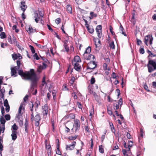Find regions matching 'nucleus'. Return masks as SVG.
Returning <instances> with one entry per match:
<instances>
[{"label":"nucleus","mask_w":156,"mask_h":156,"mask_svg":"<svg viewBox=\"0 0 156 156\" xmlns=\"http://www.w3.org/2000/svg\"><path fill=\"white\" fill-rule=\"evenodd\" d=\"M65 24V23H64V24H63L61 27V30L63 32V33L66 34H67L66 33L65 31L64 30V25Z\"/></svg>","instance_id":"nucleus-48"},{"label":"nucleus","mask_w":156,"mask_h":156,"mask_svg":"<svg viewBox=\"0 0 156 156\" xmlns=\"http://www.w3.org/2000/svg\"><path fill=\"white\" fill-rule=\"evenodd\" d=\"M74 127L75 128V132H76L77 130H79L80 126V122L79 120L76 119L74 120V123L73 125Z\"/></svg>","instance_id":"nucleus-6"},{"label":"nucleus","mask_w":156,"mask_h":156,"mask_svg":"<svg viewBox=\"0 0 156 156\" xmlns=\"http://www.w3.org/2000/svg\"><path fill=\"white\" fill-rule=\"evenodd\" d=\"M91 47L90 46H89L86 48V50L85 51V52L83 54H89V53L91 52Z\"/></svg>","instance_id":"nucleus-23"},{"label":"nucleus","mask_w":156,"mask_h":156,"mask_svg":"<svg viewBox=\"0 0 156 156\" xmlns=\"http://www.w3.org/2000/svg\"><path fill=\"white\" fill-rule=\"evenodd\" d=\"M20 3V7L21 8V10L23 12H25L27 8V6L25 5V2L24 1H22Z\"/></svg>","instance_id":"nucleus-12"},{"label":"nucleus","mask_w":156,"mask_h":156,"mask_svg":"<svg viewBox=\"0 0 156 156\" xmlns=\"http://www.w3.org/2000/svg\"><path fill=\"white\" fill-rule=\"evenodd\" d=\"M11 75L13 76L14 77H16L17 74L16 70H19L16 66H15L11 68Z\"/></svg>","instance_id":"nucleus-8"},{"label":"nucleus","mask_w":156,"mask_h":156,"mask_svg":"<svg viewBox=\"0 0 156 156\" xmlns=\"http://www.w3.org/2000/svg\"><path fill=\"white\" fill-rule=\"evenodd\" d=\"M35 44L37 47H39L41 48H43L45 47V46H42L40 44L37 43H36Z\"/></svg>","instance_id":"nucleus-50"},{"label":"nucleus","mask_w":156,"mask_h":156,"mask_svg":"<svg viewBox=\"0 0 156 156\" xmlns=\"http://www.w3.org/2000/svg\"><path fill=\"white\" fill-rule=\"evenodd\" d=\"M92 94H93V95L95 99H97L98 98V96L97 95L95 92H93V93Z\"/></svg>","instance_id":"nucleus-60"},{"label":"nucleus","mask_w":156,"mask_h":156,"mask_svg":"<svg viewBox=\"0 0 156 156\" xmlns=\"http://www.w3.org/2000/svg\"><path fill=\"white\" fill-rule=\"evenodd\" d=\"M12 134L11 135L12 140H15L17 137L16 134L17 132L12 131Z\"/></svg>","instance_id":"nucleus-16"},{"label":"nucleus","mask_w":156,"mask_h":156,"mask_svg":"<svg viewBox=\"0 0 156 156\" xmlns=\"http://www.w3.org/2000/svg\"><path fill=\"white\" fill-rule=\"evenodd\" d=\"M76 142L73 141L72 143V144L67 145L66 146V149L67 150H73L76 144Z\"/></svg>","instance_id":"nucleus-11"},{"label":"nucleus","mask_w":156,"mask_h":156,"mask_svg":"<svg viewBox=\"0 0 156 156\" xmlns=\"http://www.w3.org/2000/svg\"><path fill=\"white\" fill-rule=\"evenodd\" d=\"M80 11L82 13L84 14H87V11H85V10L83 9H80Z\"/></svg>","instance_id":"nucleus-57"},{"label":"nucleus","mask_w":156,"mask_h":156,"mask_svg":"<svg viewBox=\"0 0 156 156\" xmlns=\"http://www.w3.org/2000/svg\"><path fill=\"white\" fill-rule=\"evenodd\" d=\"M43 114L44 115H47L48 113V110L47 108H45L43 111Z\"/></svg>","instance_id":"nucleus-34"},{"label":"nucleus","mask_w":156,"mask_h":156,"mask_svg":"<svg viewBox=\"0 0 156 156\" xmlns=\"http://www.w3.org/2000/svg\"><path fill=\"white\" fill-rule=\"evenodd\" d=\"M22 106H23V105L22 104L20 105V107L19 108L18 113H19V114L21 113V110L22 109Z\"/></svg>","instance_id":"nucleus-54"},{"label":"nucleus","mask_w":156,"mask_h":156,"mask_svg":"<svg viewBox=\"0 0 156 156\" xmlns=\"http://www.w3.org/2000/svg\"><path fill=\"white\" fill-rule=\"evenodd\" d=\"M95 82V79H91L90 80V84H93Z\"/></svg>","instance_id":"nucleus-64"},{"label":"nucleus","mask_w":156,"mask_h":156,"mask_svg":"<svg viewBox=\"0 0 156 156\" xmlns=\"http://www.w3.org/2000/svg\"><path fill=\"white\" fill-rule=\"evenodd\" d=\"M44 69L43 68V66L41 65L39 66L37 69V71L39 73H41L43 69Z\"/></svg>","instance_id":"nucleus-27"},{"label":"nucleus","mask_w":156,"mask_h":156,"mask_svg":"<svg viewBox=\"0 0 156 156\" xmlns=\"http://www.w3.org/2000/svg\"><path fill=\"white\" fill-rule=\"evenodd\" d=\"M29 47L30 48L31 52L33 54L35 53V51L34 47L31 45H30Z\"/></svg>","instance_id":"nucleus-38"},{"label":"nucleus","mask_w":156,"mask_h":156,"mask_svg":"<svg viewBox=\"0 0 156 156\" xmlns=\"http://www.w3.org/2000/svg\"><path fill=\"white\" fill-rule=\"evenodd\" d=\"M109 45L110 47L114 49L115 48V46L114 44V42L113 41Z\"/></svg>","instance_id":"nucleus-41"},{"label":"nucleus","mask_w":156,"mask_h":156,"mask_svg":"<svg viewBox=\"0 0 156 156\" xmlns=\"http://www.w3.org/2000/svg\"><path fill=\"white\" fill-rule=\"evenodd\" d=\"M75 62H72V65L74 66V69L77 71H80L81 69V66L78 63H75Z\"/></svg>","instance_id":"nucleus-9"},{"label":"nucleus","mask_w":156,"mask_h":156,"mask_svg":"<svg viewBox=\"0 0 156 156\" xmlns=\"http://www.w3.org/2000/svg\"><path fill=\"white\" fill-rule=\"evenodd\" d=\"M84 21L85 23V26L87 28V29L89 27V25L88 24L87 21L86 20H84Z\"/></svg>","instance_id":"nucleus-52"},{"label":"nucleus","mask_w":156,"mask_h":156,"mask_svg":"<svg viewBox=\"0 0 156 156\" xmlns=\"http://www.w3.org/2000/svg\"><path fill=\"white\" fill-rule=\"evenodd\" d=\"M147 52L149 54V55L148 56V57H149L150 56H151L152 53L151 51H149L148 49H147Z\"/></svg>","instance_id":"nucleus-62"},{"label":"nucleus","mask_w":156,"mask_h":156,"mask_svg":"<svg viewBox=\"0 0 156 156\" xmlns=\"http://www.w3.org/2000/svg\"><path fill=\"white\" fill-rule=\"evenodd\" d=\"M29 34L31 33H34L36 32V29H33L31 26H29L28 28V30H27Z\"/></svg>","instance_id":"nucleus-17"},{"label":"nucleus","mask_w":156,"mask_h":156,"mask_svg":"<svg viewBox=\"0 0 156 156\" xmlns=\"http://www.w3.org/2000/svg\"><path fill=\"white\" fill-rule=\"evenodd\" d=\"M5 118L7 120H9L10 119V116L9 114H7L5 115Z\"/></svg>","instance_id":"nucleus-35"},{"label":"nucleus","mask_w":156,"mask_h":156,"mask_svg":"<svg viewBox=\"0 0 156 156\" xmlns=\"http://www.w3.org/2000/svg\"><path fill=\"white\" fill-rule=\"evenodd\" d=\"M107 112L109 115H112L113 116H115L114 115L112 114V111L111 110L108 109H107Z\"/></svg>","instance_id":"nucleus-53"},{"label":"nucleus","mask_w":156,"mask_h":156,"mask_svg":"<svg viewBox=\"0 0 156 156\" xmlns=\"http://www.w3.org/2000/svg\"><path fill=\"white\" fill-rule=\"evenodd\" d=\"M17 64V68L19 69L18 72V74L23 78H36V74L33 69H31L30 71L23 72L22 69L20 70L21 65L20 60H18L16 61Z\"/></svg>","instance_id":"nucleus-1"},{"label":"nucleus","mask_w":156,"mask_h":156,"mask_svg":"<svg viewBox=\"0 0 156 156\" xmlns=\"http://www.w3.org/2000/svg\"><path fill=\"white\" fill-rule=\"evenodd\" d=\"M4 106L5 107L9 105V104H8V101L7 99H6L4 101Z\"/></svg>","instance_id":"nucleus-46"},{"label":"nucleus","mask_w":156,"mask_h":156,"mask_svg":"<svg viewBox=\"0 0 156 156\" xmlns=\"http://www.w3.org/2000/svg\"><path fill=\"white\" fill-rule=\"evenodd\" d=\"M90 16L89 17L90 20L92 19L94 17H96L97 16V15L96 14L94 13L93 12H91L90 13Z\"/></svg>","instance_id":"nucleus-20"},{"label":"nucleus","mask_w":156,"mask_h":156,"mask_svg":"<svg viewBox=\"0 0 156 156\" xmlns=\"http://www.w3.org/2000/svg\"><path fill=\"white\" fill-rule=\"evenodd\" d=\"M118 103V104L120 106L121 108L122 104V99L121 98H120L119 100Z\"/></svg>","instance_id":"nucleus-42"},{"label":"nucleus","mask_w":156,"mask_h":156,"mask_svg":"<svg viewBox=\"0 0 156 156\" xmlns=\"http://www.w3.org/2000/svg\"><path fill=\"white\" fill-rule=\"evenodd\" d=\"M132 20H131V21L133 23V25H134L135 24L136 22L134 20V15H132Z\"/></svg>","instance_id":"nucleus-49"},{"label":"nucleus","mask_w":156,"mask_h":156,"mask_svg":"<svg viewBox=\"0 0 156 156\" xmlns=\"http://www.w3.org/2000/svg\"><path fill=\"white\" fill-rule=\"evenodd\" d=\"M33 56L34 58H35L36 60H39L40 59L39 57L38 56L37 54L36 53H35Z\"/></svg>","instance_id":"nucleus-45"},{"label":"nucleus","mask_w":156,"mask_h":156,"mask_svg":"<svg viewBox=\"0 0 156 156\" xmlns=\"http://www.w3.org/2000/svg\"><path fill=\"white\" fill-rule=\"evenodd\" d=\"M29 80L31 82V87H32L36 86L38 79H24Z\"/></svg>","instance_id":"nucleus-10"},{"label":"nucleus","mask_w":156,"mask_h":156,"mask_svg":"<svg viewBox=\"0 0 156 156\" xmlns=\"http://www.w3.org/2000/svg\"><path fill=\"white\" fill-rule=\"evenodd\" d=\"M83 57L84 59L87 60H90L91 58H92L93 60L95 59V57L94 55L89 54H83Z\"/></svg>","instance_id":"nucleus-7"},{"label":"nucleus","mask_w":156,"mask_h":156,"mask_svg":"<svg viewBox=\"0 0 156 156\" xmlns=\"http://www.w3.org/2000/svg\"><path fill=\"white\" fill-rule=\"evenodd\" d=\"M28 126V123L27 121H26L25 123V131L27 133H28V131L27 128Z\"/></svg>","instance_id":"nucleus-26"},{"label":"nucleus","mask_w":156,"mask_h":156,"mask_svg":"<svg viewBox=\"0 0 156 156\" xmlns=\"http://www.w3.org/2000/svg\"><path fill=\"white\" fill-rule=\"evenodd\" d=\"M41 117L39 114L37 112L35 117H34L33 120L35 121V125L37 126H38L40 124V121L41 120Z\"/></svg>","instance_id":"nucleus-2"},{"label":"nucleus","mask_w":156,"mask_h":156,"mask_svg":"<svg viewBox=\"0 0 156 156\" xmlns=\"http://www.w3.org/2000/svg\"><path fill=\"white\" fill-rule=\"evenodd\" d=\"M21 16L23 20H24L26 18V16L24 14V12H23Z\"/></svg>","instance_id":"nucleus-58"},{"label":"nucleus","mask_w":156,"mask_h":156,"mask_svg":"<svg viewBox=\"0 0 156 156\" xmlns=\"http://www.w3.org/2000/svg\"><path fill=\"white\" fill-rule=\"evenodd\" d=\"M35 103H36V108H35V110L36 111L38 108V106L40 104V103L39 101H36Z\"/></svg>","instance_id":"nucleus-59"},{"label":"nucleus","mask_w":156,"mask_h":156,"mask_svg":"<svg viewBox=\"0 0 156 156\" xmlns=\"http://www.w3.org/2000/svg\"><path fill=\"white\" fill-rule=\"evenodd\" d=\"M99 151L100 153H104V149L103 148V146L102 145L99 146Z\"/></svg>","instance_id":"nucleus-32"},{"label":"nucleus","mask_w":156,"mask_h":156,"mask_svg":"<svg viewBox=\"0 0 156 156\" xmlns=\"http://www.w3.org/2000/svg\"><path fill=\"white\" fill-rule=\"evenodd\" d=\"M46 148H48L47 154L48 156H51L52 154L51 153V148L49 145L46 146Z\"/></svg>","instance_id":"nucleus-18"},{"label":"nucleus","mask_w":156,"mask_h":156,"mask_svg":"<svg viewBox=\"0 0 156 156\" xmlns=\"http://www.w3.org/2000/svg\"><path fill=\"white\" fill-rule=\"evenodd\" d=\"M136 40H137V44L138 45H141L142 44V41L140 40L137 38Z\"/></svg>","instance_id":"nucleus-44"},{"label":"nucleus","mask_w":156,"mask_h":156,"mask_svg":"<svg viewBox=\"0 0 156 156\" xmlns=\"http://www.w3.org/2000/svg\"><path fill=\"white\" fill-rule=\"evenodd\" d=\"M88 32L91 33L92 34L93 33L94 31V29L93 28H90V27L88 28L87 29Z\"/></svg>","instance_id":"nucleus-36"},{"label":"nucleus","mask_w":156,"mask_h":156,"mask_svg":"<svg viewBox=\"0 0 156 156\" xmlns=\"http://www.w3.org/2000/svg\"><path fill=\"white\" fill-rule=\"evenodd\" d=\"M29 107L30 110V111L31 114L30 115V120L31 122L33 121L34 114H33V107L34 105L33 103L31 102L29 104Z\"/></svg>","instance_id":"nucleus-4"},{"label":"nucleus","mask_w":156,"mask_h":156,"mask_svg":"<svg viewBox=\"0 0 156 156\" xmlns=\"http://www.w3.org/2000/svg\"><path fill=\"white\" fill-rule=\"evenodd\" d=\"M77 105L79 108L82 109L81 105L80 103L79 102H77Z\"/></svg>","instance_id":"nucleus-63"},{"label":"nucleus","mask_w":156,"mask_h":156,"mask_svg":"<svg viewBox=\"0 0 156 156\" xmlns=\"http://www.w3.org/2000/svg\"><path fill=\"white\" fill-rule=\"evenodd\" d=\"M107 67H108V65L107 63H105L104 64L103 68V69L104 70H110V69L108 68V69H107Z\"/></svg>","instance_id":"nucleus-28"},{"label":"nucleus","mask_w":156,"mask_h":156,"mask_svg":"<svg viewBox=\"0 0 156 156\" xmlns=\"http://www.w3.org/2000/svg\"><path fill=\"white\" fill-rule=\"evenodd\" d=\"M12 56L14 60L17 59V55L16 54H12Z\"/></svg>","instance_id":"nucleus-33"},{"label":"nucleus","mask_w":156,"mask_h":156,"mask_svg":"<svg viewBox=\"0 0 156 156\" xmlns=\"http://www.w3.org/2000/svg\"><path fill=\"white\" fill-rule=\"evenodd\" d=\"M91 86L89 85L88 87V91L90 94H92L93 93V90L91 89Z\"/></svg>","instance_id":"nucleus-30"},{"label":"nucleus","mask_w":156,"mask_h":156,"mask_svg":"<svg viewBox=\"0 0 156 156\" xmlns=\"http://www.w3.org/2000/svg\"><path fill=\"white\" fill-rule=\"evenodd\" d=\"M77 136H70L69 138V140H75L77 138Z\"/></svg>","instance_id":"nucleus-40"},{"label":"nucleus","mask_w":156,"mask_h":156,"mask_svg":"<svg viewBox=\"0 0 156 156\" xmlns=\"http://www.w3.org/2000/svg\"><path fill=\"white\" fill-rule=\"evenodd\" d=\"M34 17L35 18V21L37 23L39 20H40V18L38 16V14L37 13H36L35 14V16H34Z\"/></svg>","instance_id":"nucleus-25"},{"label":"nucleus","mask_w":156,"mask_h":156,"mask_svg":"<svg viewBox=\"0 0 156 156\" xmlns=\"http://www.w3.org/2000/svg\"><path fill=\"white\" fill-rule=\"evenodd\" d=\"M151 36L149 35H148L145 37L144 38V42L145 44L147 45V42L149 39H150Z\"/></svg>","instance_id":"nucleus-21"},{"label":"nucleus","mask_w":156,"mask_h":156,"mask_svg":"<svg viewBox=\"0 0 156 156\" xmlns=\"http://www.w3.org/2000/svg\"><path fill=\"white\" fill-rule=\"evenodd\" d=\"M139 52L140 54H144V50L143 48H140L139 50Z\"/></svg>","instance_id":"nucleus-43"},{"label":"nucleus","mask_w":156,"mask_h":156,"mask_svg":"<svg viewBox=\"0 0 156 156\" xmlns=\"http://www.w3.org/2000/svg\"><path fill=\"white\" fill-rule=\"evenodd\" d=\"M0 37L1 39H4L6 37L5 33L4 32H1L0 34Z\"/></svg>","instance_id":"nucleus-31"},{"label":"nucleus","mask_w":156,"mask_h":156,"mask_svg":"<svg viewBox=\"0 0 156 156\" xmlns=\"http://www.w3.org/2000/svg\"><path fill=\"white\" fill-rule=\"evenodd\" d=\"M80 62L81 60L80 57L78 55H76L74 57L73 61H72V62H75V63H78V62Z\"/></svg>","instance_id":"nucleus-15"},{"label":"nucleus","mask_w":156,"mask_h":156,"mask_svg":"<svg viewBox=\"0 0 156 156\" xmlns=\"http://www.w3.org/2000/svg\"><path fill=\"white\" fill-rule=\"evenodd\" d=\"M102 26L101 25H99L97 26L96 28V30L99 38H101L102 37L101 32Z\"/></svg>","instance_id":"nucleus-3"},{"label":"nucleus","mask_w":156,"mask_h":156,"mask_svg":"<svg viewBox=\"0 0 156 156\" xmlns=\"http://www.w3.org/2000/svg\"><path fill=\"white\" fill-rule=\"evenodd\" d=\"M48 79H43L42 80V85L44 86V84L47 85L49 82Z\"/></svg>","instance_id":"nucleus-22"},{"label":"nucleus","mask_w":156,"mask_h":156,"mask_svg":"<svg viewBox=\"0 0 156 156\" xmlns=\"http://www.w3.org/2000/svg\"><path fill=\"white\" fill-rule=\"evenodd\" d=\"M153 40V38L152 36H151L150 38L149 39V44H151L152 43V41Z\"/></svg>","instance_id":"nucleus-56"},{"label":"nucleus","mask_w":156,"mask_h":156,"mask_svg":"<svg viewBox=\"0 0 156 156\" xmlns=\"http://www.w3.org/2000/svg\"><path fill=\"white\" fill-rule=\"evenodd\" d=\"M61 22V19L60 18H58L55 20V23L57 24H59Z\"/></svg>","instance_id":"nucleus-37"},{"label":"nucleus","mask_w":156,"mask_h":156,"mask_svg":"<svg viewBox=\"0 0 156 156\" xmlns=\"http://www.w3.org/2000/svg\"><path fill=\"white\" fill-rule=\"evenodd\" d=\"M72 96L75 99H76L77 98V97L75 93L74 92L72 93Z\"/></svg>","instance_id":"nucleus-55"},{"label":"nucleus","mask_w":156,"mask_h":156,"mask_svg":"<svg viewBox=\"0 0 156 156\" xmlns=\"http://www.w3.org/2000/svg\"><path fill=\"white\" fill-rule=\"evenodd\" d=\"M66 10L68 13H72V7L70 5H67L66 7Z\"/></svg>","instance_id":"nucleus-19"},{"label":"nucleus","mask_w":156,"mask_h":156,"mask_svg":"<svg viewBox=\"0 0 156 156\" xmlns=\"http://www.w3.org/2000/svg\"><path fill=\"white\" fill-rule=\"evenodd\" d=\"M6 121L5 119L3 117V116H1L0 118V122L2 124V133H3L5 131V124Z\"/></svg>","instance_id":"nucleus-14"},{"label":"nucleus","mask_w":156,"mask_h":156,"mask_svg":"<svg viewBox=\"0 0 156 156\" xmlns=\"http://www.w3.org/2000/svg\"><path fill=\"white\" fill-rule=\"evenodd\" d=\"M109 124L110 125V126L111 127V129L112 130V131L113 133H115V129L114 128V127L113 126V125L112 123H109Z\"/></svg>","instance_id":"nucleus-29"},{"label":"nucleus","mask_w":156,"mask_h":156,"mask_svg":"<svg viewBox=\"0 0 156 156\" xmlns=\"http://www.w3.org/2000/svg\"><path fill=\"white\" fill-rule=\"evenodd\" d=\"M130 143H131L132 144H130L129 143V145L128 146L127 148H128V150H126L123 149L122 150L123 154L124 155H128V154L127 153H128V152L129 151L131 147H132L133 142L132 141H130Z\"/></svg>","instance_id":"nucleus-13"},{"label":"nucleus","mask_w":156,"mask_h":156,"mask_svg":"<svg viewBox=\"0 0 156 156\" xmlns=\"http://www.w3.org/2000/svg\"><path fill=\"white\" fill-rule=\"evenodd\" d=\"M112 29H113V28H112V27L111 26H110V27H109V30H110V31L111 34L112 35H114V34H115V33L112 31Z\"/></svg>","instance_id":"nucleus-47"},{"label":"nucleus","mask_w":156,"mask_h":156,"mask_svg":"<svg viewBox=\"0 0 156 156\" xmlns=\"http://www.w3.org/2000/svg\"><path fill=\"white\" fill-rule=\"evenodd\" d=\"M144 89L147 90V91H149L150 90L148 89V87L145 84H144Z\"/></svg>","instance_id":"nucleus-61"},{"label":"nucleus","mask_w":156,"mask_h":156,"mask_svg":"<svg viewBox=\"0 0 156 156\" xmlns=\"http://www.w3.org/2000/svg\"><path fill=\"white\" fill-rule=\"evenodd\" d=\"M97 66V64L94 61L90 62L87 66V69H94Z\"/></svg>","instance_id":"nucleus-5"},{"label":"nucleus","mask_w":156,"mask_h":156,"mask_svg":"<svg viewBox=\"0 0 156 156\" xmlns=\"http://www.w3.org/2000/svg\"><path fill=\"white\" fill-rule=\"evenodd\" d=\"M1 112H2V116L3 117V116H4V115L5 113L4 108L3 106H2L1 107Z\"/></svg>","instance_id":"nucleus-51"},{"label":"nucleus","mask_w":156,"mask_h":156,"mask_svg":"<svg viewBox=\"0 0 156 156\" xmlns=\"http://www.w3.org/2000/svg\"><path fill=\"white\" fill-rule=\"evenodd\" d=\"M63 47L65 49V51L66 52H68L69 51V47H68V45H65V46H64Z\"/></svg>","instance_id":"nucleus-39"},{"label":"nucleus","mask_w":156,"mask_h":156,"mask_svg":"<svg viewBox=\"0 0 156 156\" xmlns=\"http://www.w3.org/2000/svg\"><path fill=\"white\" fill-rule=\"evenodd\" d=\"M12 131L17 132L16 130L18 129L17 126L16 125L15 123L12 126Z\"/></svg>","instance_id":"nucleus-24"}]
</instances>
